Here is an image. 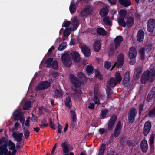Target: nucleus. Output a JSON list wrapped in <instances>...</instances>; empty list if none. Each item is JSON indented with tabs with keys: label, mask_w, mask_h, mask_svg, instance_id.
<instances>
[{
	"label": "nucleus",
	"mask_w": 155,
	"mask_h": 155,
	"mask_svg": "<svg viewBox=\"0 0 155 155\" xmlns=\"http://www.w3.org/2000/svg\"><path fill=\"white\" fill-rule=\"evenodd\" d=\"M69 9L71 14L75 12L76 11V5L75 3L72 2L70 4Z\"/></svg>",
	"instance_id": "obj_30"
},
{
	"label": "nucleus",
	"mask_w": 155,
	"mask_h": 155,
	"mask_svg": "<svg viewBox=\"0 0 155 155\" xmlns=\"http://www.w3.org/2000/svg\"><path fill=\"white\" fill-rule=\"evenodd\" d=\"M8 140L4 137L0 138V155H13L10 151L8 152Z\"/></svg>",
	"instance_id": "obj_3"
},
{
	"label": "nucleus",
	"mask_w": 155,
	"mask_h": 155,
	"mask_svg": "<svg viewBox=\"0 0 155 155\" xmlns=\"http://www.w3.org/2000/svg\"><path fill=\"white\" fill-rule=\"evenodd\" d=\"M115 77L117 82L119 83H120L122 80V77L120 73L118 72H116L115 73Z\"/></svg>",
	"instance_id": "obj_38"
},
{
	"label": "nucleus",
	"mask_w": 155,
	"mask_h": 155,
	"mask_svg": "<svg viewBox=\"0 0 155 155\" xmlns=\"http://www.w3.org/2000/svg\"><path fill=\"white\" fill-rule=\"evenodd\" d=\"M119 3L125 7H128L131 5L130 0H119Z\"/></svg>",
	"instance_id": "obj_29"
},
{
	"label": "nucleus",
	"mask_w": 155,
	"mask_h": 155,
	"mask_svg": "<svg viewBox=\"0 0 155 155\" xmlns=\"http://www.w3.org/2000/svg\"><path fill=\"white\" fill-rule=\"evenodd\" d=\"M117 117L116 114H114L111 116L107 124L108 130L110 131L113 129Z\"/></svg>",
	"instance_id": "obj_9"
},
{
	"label": "nucleus",
	"mask_w": 155,
	"mask_h": 155,
	"mask_svg": "<svg viewBox=\"0 0 155 155\" xmlns=\"http://www.w3.org/2000/svg\"><path fill=\"white\" fill-rule=\"evenodd\" d=\"M95 104L94 103H89V105L88 106V109H93L94 108Z\"/></svg>",
	"instance_id": "obj_62"
},
{
	"label": "nucleus",
	"mask_w": 155,
	"mask_h": 155,
	"mask_svg": "<svg viewBox=\"0 0 155 155\" xmlns=\"http://www.w3.org/2000/svg\"><path fill=\"white\" fill-rule=\"evenodd\" d=\"M62 126L58 123V133H60L61 132V130L62 129Z\"/></svg>",
	"instance_id": "obj_61"
},
{
	"label": "nucleus",
	"mask_w": 155,
	"mask_h": 155,
	"mask_svg": "<svg viewBox=\"0 0 155 155\" xmlns=\"http://www.w3.org/2000/svg\"><path fill=\"white\" fill-rule=\"evenodd\" d=\"M55 96L57 98L61 97L62 96L63 93L61 90L56 89L55 91Z\"/></svg>",
	"instance_id": "obj_39"
},
{
	"label": "nucleus",
	"mask_w": 155,
	"mask_h": 155,
	"mask_svg": "<svg viewBox=\"0 0 155 155\" xmlns=\"http://www.w3.org/2000/svg\"><path fill=\"white\" fill-rule=\"evenodd\" d=\"M126 20V26L130 28L132 27L134 23V18L131 16H129L125 18Z\"/></svg>",
	"instance_id": "obj_15"
},
{
	"label": "nucleus",
	"mask_w": 155,
	"mask_h": 155,
	"mask_svg": "<svg viewBox=\"0 0 155 155\" xmlns=\"http://www.w3.org/2000/svg\"><path fill=\"white\" fill-rule=\"evenodd\" d=\"M70 55L74 62L78 63L79 62L80 60V55L78 52L73 51L70 53Z\"/></svg>",
	"instance_id": "obj_14"
},
{
	"label": "nucleus",
	"mask_w": 155,
	"mask_h": 155,
	"mask_svg": "<svg viewBox=\"0 0 155 155\" xmlns=\"http://www.w3.org/2000/svg\"><path fill=\"white\" fill-rule=\"evenodd\" d=\"M93 12V8L90 5H87L81 11L80 14L81 16L82 17H87L91 14Z\"/></svg>",
	"instance_id": "obj_6"
},
{
	"label": "nucleus",
	"mask_w": 155,
	"mask_h": 155,
	"mask_svg": "<svg viewBox=\"0 0 155 155\" xmlns=\"http://www.w3.org/2000/svg\"><path fill=\"white\" fill-rule=\"evenodd\" d=\"M93 101L94 102L95 104L99 105L100 101L97 95H94V98Z\"/></svg>",
	"instance_id": "obj_55"
},
{
	"label": "nucleus",
	"mask_w": 155,
	"mask_h": 155,
	"mask_svg": "<svg viewBox=\"0 0 155 155\" xmlns=\"http://www.w3.org/2000/svg\"><path fill=\"white\" fill-rule=\"evenodd\" d=\"M58 62L57 60H54L53 61L51 65L52 68L55 69L57 70L58 69Z\"/></svg>",
	"instance_id": "obj_47"
},
{
	"label": "nucleus",
	"mask_w": 155,
	"mask_h": 155,
	"mask_svg": "<svg viewBox=\"0 0 155 155\" xmlns=\"http://www.w3.org/2000/svg\"><path fill=\"white\" fill-rule=\"evenodd\" d=\"M64 102L65 106L70 109L72 105V101L71 97L69 96L67 97L65 99Z\"/></svg>",
	"instance_id": "obj_26"
},
{
	"label": "nucleus",
	"mask_w": 155,
	"mask_h": 155,
	"mask_svg": "<svg viewBox=\"0 0 155 155\" xmlns=\"http://www.w3.org/2000/svg\"><path fill=\"white\" fill-rule=\"evenodd\" d=\"M49 125L51 128H52L53 130H55V125L53 122L52 119L51 118H50L49 119Z\"/></svg>",
	"instance_id": "obj_49"
},
{
	"label": "nucleus",
	"mask_w": 155,
	"mask_h": 155,
	"mask_svg": "<svg viewBox=\"0 0 155 155\" xmlns=\"http://www.w3.org/2000/svg\"><path fill=\"white\" fill-rule=\"evenodd\" d=\"M111 62L106 61L104 63V66L105 68L108 69L111 67Z\"/></svg>",
	"instance_id": "obj_52"
},
{
	"label": "nucleus",
	"mask_w": 155,
	"mask_h": 155,
	"mask_svg": "<svg viewBox=\"0 0 155 155\" xmlns=\"http://www.w3.org/2000/svg\"><path fill=\"white\" fill-rule=\"evenodd\" d=\"M147 31L150 32H153L155 28V19H150L147 23Z\"/></svg>",
	"instance_id": "obj_12"
},
{
	"label": "nucleus",
	"mask_w": 155,
	"mask_h": 155,
	"mask_svg": "<svg viewBox=\"0 0 155 155\" xmlns=\"http://www.w3.org/2000/svg\"><path fill=\"white\" fill-rule=\"evenodd\" d=\"M103 21L105 25L111 26L112 25V22L109 16H105L103 19Z\"/></svg>",
	"instance_id": "obj_31"
},
{
	"label": "nucleus",
	"mask_w": 155,
	"mask_h": 155,
	"mask_svg": "<svg viewBox=\"0 0 155 155\" xmlns=\"http://www.w3.org/2000/svg\"><path fill=\"white\" fill-rule=\"evenodd\" d=\"M148 115L150 118L155 117V106L149 111Z\"/></svg>",
	"instance_id": "obj_35"
},
{
	"label": "nucleus",
	"mask_w": 155,
	"mask_h": 155,
	"mask_svg": "<svg viewBox=\"0 0 155 155\" xmlns=\"http://www.w3.org/2000/svg\"><path fill=\"white\" fill-rule=\"evenodd\" d=\"M106 147V144L104 143L102 144L99 149L97 155H104Z\"/></svg>",
	"instance_id": "obj_28"
},
{
	"label": "nucleus",
	"mask_w": 155,
	"mask_h": 155,
	"mask_svg": "<svg viewBox=\"0 0 155 155\" xmlns=\"http://www.w3.org/2000/svg\"><path fill=\"white\" fill-rule=\"evenodd\" d=\"M144 104H140L139 107V114L140 115L142 114V112L143 111Z\"/></svg>",
	"instance_id": "obj_56"
},
{
	"label": "nucleus",
	"mask_w": 155,
	"mask_h": 155,
	"mask_svg": "<svg viewBox=\"0 0 155 155\" xmlns=\"http://www.w3.org/2000/svg\"><path fill=\"white\" fill-rule=\"evenodd\" d=\"M53 60V58H52L50 57L48 58L45 62L46 66L47 67H50Z\"/></svg>",
	"instance_id": "obj_40"
},
{
	"label": "nucleus",
	"mask_w": 155,
	"mask_h": 155,
	"mask_svg": "<svg viewBox=\"0 0 155 155\" xmlns=\"http://www.w3.org/2000/svg\"><path fill=\"white\" fill-rule=\"evenodd\" d=\"M109 3L111 5H116L117 0H107Z\"/></svg>",
	"instance_id": "obj_60"
},
{
	"label": "nucleus",
	"mask_w": 155,
	"mask_h": 155,
	"mask_svg": "<svg viewBox=\"0 0 155 155\" xmlns=\"http://www.w3.org/2000/svg\"><path fill=\"white\" fill-rule=\"evenodd\" d=\"M127 73L126 72L125 75L123 79V81H125L126 82H127L129 81L130 80L129 75V74H127Z\"/></svg>",
	"instance_id": "obj_54"
},
{
	"label": "nucleus",
	"mask_w": 155,
	"mask_h": 155,
	"mask_svg": "<svg viewBox=\"0 0 155 155\" xmlns=\"http://www.w3.org/2000/svg\"><path fill=\"white\" fill-rule=\"evenodd\" d=\"M152 45L150 44H148L146 46V49L148 50V51H150L151 50L152 48Z\"/></svg>",
	"instance_id": "obj_64"
},
{
	"label": "nucleus",
	"mask_w": 155,
	"mask_h": 155,
	"mask_svg": "<svg viewBox=\"0 0 155 155\" xmlns=\"http://www.w3.org/2000/svg\"><path fill=\"white\" fill-rule=\"evenodd\" d=\"M96 32L98 34L102 36H105L107 33L103 28H97L96 30Z\"/></svg>",
	"instance_id": "obj_34"
},
{
	"label": "nucleus",
	"mask_w": 155,
	"mask_h": 155,
	"mask_svg": "<svg viewBox=\"0 0 155 155\" xmlns=\"http://www.w3.org/2000/svg\"><path fill=\"white\" fill-rule=\"evenodd\" d=\"M108 112L109 110L107 109H103L101 111V115L103 119H104L106 117V115Z\"/></svg>",
	"instance_id": "obj_42"
},
{
	"label": "nucleus",
	"mask_w": 155,
	"mask_h": 155,
	"mask_svg": "<svg viewBox=\"0 0 155 155\" xmlns=\"http://www.w3.org/2000/svg\"><path fill=\"white\" fill-rule=\"evenodd\" d=\"M125 18L123 17H119L117 19V21L119 25L123 27L126 26V20L125 21Z\"/></svg>",
	"instance_id": "obj_27"
},
{
	"label": "nucleus",
	"mask_w": 155,
	"mask_h": 155,
	"mask_svg": "<svg viewBox=\"0 0 155 155\" xmlns=\"http://www.w3.org/2000/svg\"><path fill=\"white\" fill-rule=\"evenodd\" d=\"M154 137L153 134H152L149 139V144L151 147L152 146H153V147H154Z\"/></svg>",
	"instance_id": "obj_36"
},
{
	"label": "nucleus",
	"mask_w": 155,
	"mask_h": 155,
	"mask_svg": "<svg viewBox=\"0 0 155 155\" xmlns=\"http://www.w3.org/2000/svg\"><path fill=\"white\" fill-rule=\"evenodd\" d=\"M71 24V22L69 21H65L63 23L62 25L63 27H69Z\"/></svg>",
	"instance_id": "obj_53"
},
{
	"label": "nucleus",
	"mask_w": 155,
	"mask_h": 155,
	"mask_svg": "<svg viewBox=\"0 0 155 155\" xmlns=\"http://www.w3.org/2000/svg\"><path fill=\"white\" fill-rule=\"evenodd\" d=\"M61 59L64 66L67 67H69L71 66V60L70 56L69 54L65 53L62 54Z\"/></svg>",
	"instance_id": "obj_5"
},
{
	"label": "nucleus",
	"mask_w": 155,
	"mask_h": 155,
	"mask_svg": "<svg viewBox=\"0 0 155 155\" xmlns=\"http://www.w3.org/2000/svg\"><path fill=\"white\" fill-rule=\"evenodd\" d=\"M155 77V70L152 68L149 71H145L143 74L141 81L142 84H145L147 82H151L153 81Z\"/></svg>",
	"instance_id": "obj_2"
},
{
	"label": "nucleus",
	"mask_w": 155,
	"mask_h": 155,
	"mask_svg": "<svg viewBox=\"0 0 155 155\" xmlns=\"http://www.w3.org/2000/svg\"><path fill=\"white\" fill-rule=\"evenodd\" d=\"M128 56L129 58H136L137 56V50L134 47H131L130 48Z\"/></svg>",
	"instance_id": "obj_18"
},
{
	"label": "nucleus",
	"mask_w": 155,
	"mask_h": 155,
	"mask_svg": "<svg viewBox=\"0 0 155 155\" xmlns=\"http://www.w3.org/2000/svg\"><path fill=\"white\" fill-rule=\"evenodd\" d=\"M69 79L74 87H72V89L75 92V93H71V95L75 98H78L79 97V95L82 93L80 88L81 82L74 74H71L69 76Z\"/></svg>",
	"instance_id": "obj_1"
},
{
	"label": "nucleus",
	"mask_w": 155,
	"mask_h": 155,
	"mask_svg": "<svg viewBox=\"0 0 155 155\" xmlns=\"http://www.w3.org/2000/svg\"><path fill=\"white\" fill-rule=\"evenodd\" d=\"M93 48L94 51L96 52H98L101 48L100 41L99 40H96L94 44Z\"/></svg>",
	"instance_id": "obj_23"
},
{
	"label": "nucleus",
	"mask_w": 155,
	"mask_h": 155,
	"mask_svg": "<svg viewBox=\"0 0 155 155\" xmlns=\"http://www.w3.org/2000/svg\"><path fill=\"white\" fill-rule=\"evenodd\" d=\"M122 127V125L121 124V121L120 120L118 121L114 129V133L111 134L110 137L109 141L108 143H109L113 141L114 137H117L119 136L121 131Z\"/></svg>",
	"instance_id": "obj_4"
},
{
	"label": "nucleus",
	"mask_w": 155,
	"mask_h": 155,
	"mask_svg": "<svg viewBox=\"0 0 155 155\" xmlns=\"http://www.w3.org/2000/svg\"><path fill=\"white\" fill-rule=\"evenodd\" d=\"M137 111L135 108H131L128 113V121L130 123H133L135 120V118L136 116Z\"/></svg>",
	"instance_id": "obj_8"
},
{
	"label": "nucleus",
	"mask_w": 155,
	"mask_h": 155,
	"mask_svg": "<svg viewBox=\"0 0 155 155\" xmlns=\"http://www.w3.org/2000/svg\"><path fill=\"white\" fill-rule=\"evenodd\" d=\"M95 76H96V77L98 78L100 80H101L102 79V77L101 75L100 72L96 70L95 71Z\"/></svg>",
	"instance_id": "obj_51"
},
{
	"label": "nucleus",
	"mask_w": 155,
	"mask_h": 155,
	"mask_svg": "<svg viewBox=\"0 0 155 155\" xmlns=\"http://www.w3.org/2000/svg\"><path fill=\"white\" fill-rule=\"evenodd\" d=\"M152 127V123L149 121H146L144 123L143 129V134L145 137L147 136L150 132Z\"/></svg>",
	"instance_id": "obj_11"
},
{
	"label": "nucleus",
	"mask_w": 155,
	"mask_h": 155,
	"mask_svg": "<svg viewBox=\"0 0 155 155\" xmlns=\"http://www.w3.org/2000/svg\"><path fill=\"white\" fill-rule=\"evenodd\" d=\"M124 57L123 54L120 53L118 54L117 58V62L114 63V65L112 66V69L116 66L118 68H121L123 66L124 61Z\"/></svg>",
	"instance_id": "obj_7"
},
{
	"label": "nucleus",
	"mask_w": 155,
	"mask_h": 155,
	"mask_svg": "<svg viewBox=\"0 0 155 155\" xmlns=\"http://www.w3.org/2000/svg\"><path fill=\"white\" fill-rule=\"evenodd\" d=\"M144 37V32L142 29H139L137 35V40L140 42H142L143 40Z\"/></svg>",
	"instance_id": "obj_16"
},
{
	"label": "nucleus",
	"mask_w": 155,
	"mask_h": 155,
	"mask_svg": "<svg viewBox=\"0 0 155 155\" xmlns=\"http://www.w3.org/2000/svg\"><path fill=\"white\" fill-rule=\"evenodd\" d=\"M142 67L140 66L137 67L135 68L134 75V77L135 79L138 80L139 79L142 72Z\"/></svg>",
	"instance_id": "obj_19"
},
{
	"label": "nucleus",
	"mask_w": 155,
	"mask_h": 155,
	"mask_svg": "<svg viewBox=\"0 0 155 155\" xmlns=\"http://www.w3.org/2000/svg\"><path fill=\"white\" fill-rule=\"evenodd\" d=\"M31 106V103L30 102H27L24 104L23 109L24 110H28L30 107Z\"/></svg>",
	"instance_id": "obj_46"
},
{
	"label": "nucleus",
	"mask_w": 155,
	"mask_h": 155,
	"mask_svg": "<svg viewBox=\"0 0 155 155\" xmlns=\"http://www.w3.org/2000/svg\"><path fill=\"white\" fill-rule=\"evenodd\" d=\"M71 29L70 28H66L64 32L63 35L64 37H67L70 34L71 32Z\"/></svg>",
	"instance_id": "obj_43"
},
{
	"label": "nucleus",
	"mask_w": 155,
	"mask_h": 155,
	"mask_svg": "<svg viewBox=\"0 0 155 155\" xmlns=\"http://www.w3.org/2000/svg\"><path fill=\"white\" fill-rule=\"evenodd\" d=\"M130 59L129 62V64L131 65H134L136 62V60L135 58H129Z\"/></svg>",
	"instance_id": "obj_58"
},
{
	"label": "nucleus",
	"mask_w": 155,
	"mask_h": 155,
	"mask_svg": "<svg viewBox=\"0 0 155 155\" xmlns=\"http://www.w3.org/2000/svg\"><path fill=\"white\" fill-rule=\"evenodd\" d=\"M108 9L107 7H103L100 10L99 14L101 17L106 16L108 13Z\"/></svg>",
	"instance_id": "obj_25"
},
{
	"label": "nucleus",
	"mask_w": 155,
	"mask_h": 155,
	"mask_svg": "<svg viewBox=\"0 0 155 155\" xmlns=\"http://www.w3.org/2000/svg\"><path fill=\"white\" fill-rule=\"evenodd\" d=\"M66 45V43L65 42H63L60 44L58 47V49L59 51H61L63 50Z\"/></svg>",
	"instance_id": "obj_48"
},
{
	"label": "nucleus",
	"mask_w": 155,
	"mask_h": 155,
	"mask_svg": "<svg viewBox=\"0 0 155 155\" xmlns=\"http://www.w3.org/2000/svg\"><path fill=\"white\" fill-rule=\"evenodd\" d=\"M12 136L16 140L17 142L21 143L22 140V137H23L22 133H20L17 134L16 132H15L13 133Z\"/></svg>",
	"instance_id": "obj_21"
},
{
	"label": "nucleus",
	"mask_w": 155,
	"mask_h": 155,
	"mask_svg": "<svg viewBox=\"0 0 155 155\" xmlns=\"http://www.w3.org/2000/svg\"><path fill=\"white\" fill-rule=\"evenodd\" d=\"M69 142L68 140H65L61 143V146L63 148V151L64 153H67L69 152Z\"/></svg>",
	"instance_id": "obj_22"
},
{
	"label": "nucleus",
	"mask_w": 155,
	"mask_h": 155,
	"mask_svg": "<svg viewBox=\"0 0 155 155\" xmlns=\"http://www.w3.org/2000/svg\"><path fill=\"white\" fill-rule=\"evenodd\" d=\"M123 39L122 37L121 36H117L114 38V43L115 45V48L116 49H117L119 47L123 41Z\"/></svg>",
	"instance_id": "obj_13"
},
{
	"label": "nucleus",
	"mask_w": 155,
	"mask_h": 155,
	"mask_svg": "<svg viewBox=\"0 0 155 155\" xmlns=\"http://www.w3.org/2000/svg\"><path fill=\"white\" fill-rule=\"evenodd\" d=\"M71 24L73 25V29L74 31L76 30L79 26V23L77 19H74L71 22Z\"/></svg>",
	"instance_id": "obj_33"
},
{
	"label": "nucleus",
	"mask_w": 155,
	"mask_h": 155,
	"mask_svg": "<svg viewBox=\"0 0 155 155\" xmlns=\"http://www.w3.org/2000/svg\"><path fill=\"white\" fill-rule=\"evenodd\" d=\"M70 112L71 114V117L72 121L73 122H76L77 120V117L75 111L73 110H70Z\"/></svg>",
	"instance_id": "obj_41"
},
{
	"label": "nucleus",
	"mask_w": 155,
	"mask_h": 155,
	"mask_svg": "<svg viewBox=\"0 0 155 155\" xmlns=\"http://www.w3.org/2000/svg\"><path fill=\"white\" fill-rule=\"evenodd\" d=\"M30 132L29 130L27 129L26 130H25L24 131V134L25 136V138L27 139L28 137L29 136Z\"/></svg>",
	"instance_id": "obj_57"
},
{
	"label": "nucleus",
	"mask_w": 155,
	"mask_h": 155,
	"mask_svg": "<svg viewBox=\"0 0 155 155\" xmlns=\"http://www.w3.org/2000/svg\"><path fill=\"white\" fill-rule=\"evenodd\" d=\"M134 15L136 18L137 19L140 20V18L141 15L140 13L136 12L135 13Z\"/></svg>",
	"instance_id": "obj_63"
},
{
	"label": "nucleus",
	"mask_w": 155,
	"mask_h": 155,
	"mask_svg": "<svg viewBox=\"0 0 155 155\" xmlns=\"http://www.w3.org/2000/svg\"><path fill=\"white\" fill-rule=\"evenodd\" d=\"M140 147L143 153H146L148 148L147 141L143 140L141 142Z\"/></svg>",
	"instance_id": "obj_20"
},
{
	"label": "nucleus",
	"mask_w": 155,
	"mask_h": 155,
	"mask_svg": "<svg viewBox=\"0 0 155 155\" xmlns=\"http://www.w3.org/2000/svg\"><path fill=\"white\" fill-rule=\"evenodd\" d=\"M8 142V146L10 147L9 149L10 150H12L15 149V145L14 143L11 140H9Z\"/></svg>",
	"instance_id": "obj_45"
},
{
	"label": "nucleus",
	"mask_w": 155,
	"mask_h": 155,
	"mask_svg": "<svg viewBox=\"0 0 155 155\" xmlns=\"http://www.w3.org/2000/svg\"><path fill=\"white\" fill-rule=\"evenodd\" d=\"M127 14V11L126 10L124 9H121L119 12V15L120 17H123V18H126V16Z\"/></svg>",
	"instance_id": "obj_44"
},
{
	"label": "nucleus",
	"mask_w": 155,
	"mask_h": 155,
	"mask_svg": "<svg viewBox=\"0 0 155 155\" xmlns=\"http://www.w3.org/2000/svg\"><path fill=\"white\" fill-rule=\"evenodd\" d=\"M155 94V92H152V91H150L148 94L147 96V101L148 102H150L151 100L154 97Z\"/></svg>",
	"instance_id": "obj_37"
},
{
	"label": "nucleus",
	"mask_w": 155,
	"mask_h": 155,
	"mask_svg": "<svg viewBox=\"0 0 155 155\" xmlns=\"http://www.w3.org/2000/svg\"><path fill=\"white\" fill-rule=\"evenodd\" d=\"M86 70L88 73H91L93 70V67L91 66L87 65L86 67Z\"/></svg>",
	"instance_id": "obj_50"
},
{
	"label": "nucleus",
	"mask_w": 155,
	"mask_h": 155,
	"mask_svg": "<svg viewBox=\"0 0 155 155\" xmlns=\"http://www.w3.org/2000/svg\"><path fill=\"white\" fill-rule=\"evenodd\" d=\"M49 82L47 81H42L38 86L37 89L39 90L46 89L50 87L52 82V79H49Z\"/></svg>",
	"instance_id": "obj_10"
},
{
	"label": "nucleus",
	"mask_w": 155,
	"mask_h": 155,
	"mask_svg": "<svg viewBox=\"0 0 155 155\" xmlns=\"http://www.w3.org/2000/svg\"><path fill=\"white\" fill-rule=\"evenodd\" d=\"M144 51L145 48H142L139 51L140 54V59L142 61H143L145 59V55Z\"/></svg>",
	"instance_id": "obj_32"
},
{
	"label": "nucleus",
	"mask_w": 155,
	"mask_h": 155,
	"mask_svg": "<svg viewBox=\"0 0 155 155\" xmlns=\"http://www.w3.org/2000/svg\"><path fill=\"white\" fill-rule=\"evenodd\" d=\"M14 116V120L15 121H17L19 119V118H20L21 116V114H18L15 115V116Z\"/></svg>",
	"instance_id": "obj_59"
},
{
	"label": "nucleus",
	"mask_w": 155,
	"mask_h": 155,
	"mask_svg": "<svg viewBox=\"0 0 155 155\" xmlns=\"http://www.w3.org/2000/svg\"><path fill=\"white\" fill-rule=\"evenodd\" d=\"M117 82L115 78L113 77H112L109 80L108 83V85L111 87H114L117 84Z\"/></svg>",
	"instance_id": "obj_24"
},
{
	"label": "nucleus",
	"mask_w": 155,
	"mask_h": 155,
	"mask_svg": "<svg viewBox=\"0 0 155 155\" xmlns=\"http://www.w3.org/2000/svg\"><path fill=\"white\" fill-rule=\"evenodd\" d=\"M81 49L82 53L85 57H88L90 56L91 54V51L87 46L85 45L82 46L81 47Z\"/></svg>",
	"instance_id": "obj_17"
}]
</instances>
